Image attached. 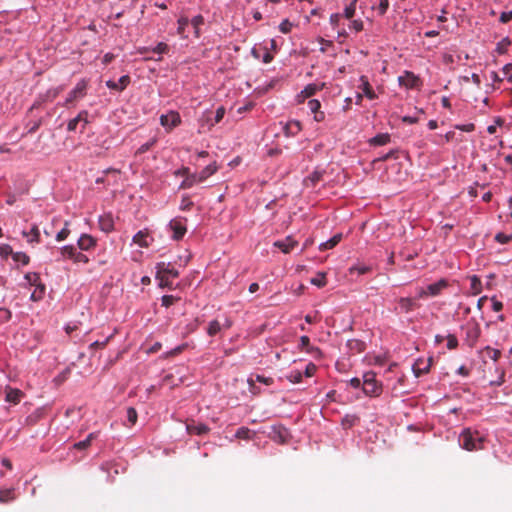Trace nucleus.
I'll return each mask as SVG.
<instances>
[{
	"label": "nucleus",
	"instance_id": "nucleus-45",
	"mask_svg": "<svg viewBox=\"0 0 512 512\" xmlns=\"http://www.w3.org/2000/svg\"><path fill=\"white\" fill-rule=\"evenodd\" d=\"M316 91H317V86L315 84H309L308 86H306L304 88V90L302 91V94L304 95V97H311L312 95L315 94Z\"/></svg>",
	"mask_w": 512,
	"mask_h": 512
},
{
	"label": "nucleus",
	"instance_id": "nucleus-6",
	"mask_svg": "<svg viewBox=\"0 0 512 512\" xmlns=\"http://www.w3.org/2000/svg\"><path fill=\"white\" fill-rule=\"evenodd\" d=\"M217 170V167L215 164H210L206 166L199 174L192 175L190 178H187L185 180V184L188 186L193 185L194 183H200L207 179L209 176L214 174Z\"/></svg>",
	"mask_w": 512,
	"mask_h": 512
},
{
	"label": "nucleus",
	"instance_id": "nucleus-46",
	"mask_svg": "<svg viewBox=\"0 0 512 512\" xmlns=\"http://www.w3.org/2000/svg\"><path fill=\"white\" fill-rule=\"evenodd\" d=\"M356 419L355 416L347 415L342 419V425L344 428H351L355 424Z\"/></svg>",
	"mask_w": 512,
	"mask_h": 512
},
{
	"label": "nucleus",
	"instance_id": "nucleus-52",
	"mask_svg": "<svg viewBox=\"0 0 512 512\" xmlns=\"http://www.w3.org/2000/svg\"><path fill=\"white\" fill-rule=\"evenodd\" d=\"M114 334H111L110 336H108L104 341L100 342V341H95L93 342L91 345H90V348L91 349H96V348H104L105 345L108 343V341L113 337Z\"/></svg>",
	"mask_w": 512,
	"mask_h": 512
},
{
	"label": "nucleus",
	"instance_id": "nucleus-62",
	"mask_svg": "<svg viewBox=\"0 0 512 512\" xmlns=\"http://www.w3.org/2000/svg\"><path fill=\"white\" fill-rule=\"evenodd\" d=\"M491 302H492V308L494 311H500L503 307L502 303L498 300H496L494 297L491 298Z\"/></svg>",
	"mask_w": 512,
	"mask_h": 512
},
{
	"label": "nucleus",
	"instance_id": "nucleus-10",
	"mask_svg": "<svg viewBox=\"0 0 512 512\" xmlns=\"http://www.w3.org/2000/svg\"><path fill=\"white\" fill-rule=\"evenodd\" d=\"M153 242V238L149 235L148 230H141L137 232L133 237V243L137 244L141 248H148Z\"/></svg>",
	"mask_w": 512,
	"mask_h": 512
},
{
	"label": "nucleus",
	"instance_id": "nucleus-44",
	"mask_svg": "<svg viewBox=\"0 0 512 512\" xmlns=\"http://www.w3.org/2000/svg\"><path fill=\"white\" fill-rule=\"evenodd\" d=\"M137 411L133 407H129L127 409V419L131 425H134L137 422Z\"/></svg>",
	"mask_w": 512,
	"mask_h": 512
},
{
	"label": "nucleus",
	"instance_id": "nucleus-16",
	"mask_svg": "<svg viewBox=\"0 0 512 512\" xmlns=\"http://www.w3.org/2000/svg\"><path fill=\"white\" fill-rule=\"evenodd\" d=\"M308 107L310 111L314 114V119L317 122L324 120V112L320 111L321 104L318 100L312 99L308 101Z\"/></svg>",
	"mask_w": 512,
	"mask_h": 512
},
{
	"label": "nucleus",
	"instance_id": "nucleus-39",
	"mask_svg": "<svg viewBox=\"0 0 512 512\" xmlns=\"http://www.w3.org/2000/svg\"><path fill=\"white\" fill-rule=\"evenodd\" d=\"M68 226H69V222L66 221L65 224H64V228L61 231H59L57 233V235H56V240L57 241H63V240H65L68 237V235L70 233V230L68 229Z\"/></svg>",
	"mask_w": 512,
	"mask_h": 512
},
{
	"label": "nucleus",
	"instance_id": "nucleus-35",
	"mask_svg": "<svg viewBox=\"0 0 512 512\" xmlns=\"http://www.w3.org/2000/svg\"><path fill=\"white\" fill-rule=\"evenodd\" d=\"M12 258L15 262L22 263L23 265H26L29 262V256L23 252L13 253Z\"/></svg>",
	"mask_w": 512,
	"mask_h": 512
},
{
	"label": "nucleus",
	"instance_id": "nucleus-60",
	"mask_svg": "<svg viewBox=\"0 0 512 512\" xmlns=\"http://www.w3.org/2000/svg\"><path fill=\"white\" fill-rule=\"evenodd\" d=\"M512 19V11L502 12L500 15V21L502 23H507Z\"/></svg>",
	"mask_w": 512,
	"mask_h": 512
},
{
	"label": "nucleus",
	"instance_id": "nucleus-56",
	"mask_svg": "<svg viewBox=\"0 0 512 512\" xmlns=\"http://www.w3.org/2000/svg\"><path fill=\"white\" fill-rule=\"evenodd\" d=\"M316 366L313 364V363H309L306 368H305V371H304V374L307 376V377H311L315 374L316 372Z\"/></svg>",
	"mask_w": 512,
	"mask_h": 512
},
{
	"label": "nucleus",
	"instance_id": "nucleus-55",
	"mask_svg": "<svg viewBox=\"0 0 512 512\" xmlns=\"http://www.w3.org/2000/svg\"><path fill=\"white\" fill-rule=\"evenodd\" d=\"M153 51L155 53H158V54H162V53H166L168 51V45L163 43V42H160L157 44V46L153 49Z\"/></svg>",
	"mask_w": 512,
	"mask_h": 512
},
{
	"label": "nucleus",
	"instance_id": "nucleus-48",
	"mask_svg": "<svg viewBox=\"0 0 512 512\" xmlns=\"http://www.w3.org/2000/svg\"><path fill=\"white\" fill-rule=\"evenodd\" d=\"M156 143V139H152L151 141L141 145L136 154H142V153H145L146 151H148L154 144Z\"/></svg>",
	"mask_w": 512,
	"mask_h": 512
},
{
	"label": "nucleus",
	"instance_id": "nucleus-50",
	"mask_svg": "<svg viewBox=\"0 0 512 512\" xmlns=\"http://www.w3.org/2000/svg\"><path fill=\"white\" fill-rule=\"evenodd\" d=\"M13 250L10 245L8 244H1L0 245V255L3 257H7L8 255H12Z\"/></svg>",
	"mask_w": 512,
	"mask_h": 512
},
{
	"label": "nucleus",
	"instance_id": "nucleus-53",
	"mask_svg": "<svg viewBox=\"0 0 512 512\" xmlns=\"http://www.w3.org/2000/svg\"><path fill=\"white\" fill-rule=\"evenodd\" d=\"M495 239H496V241H498L499 243L505 244V243H507L509 240H512V234H511V235H506V234H504V233H498V234L495 236Z\"/></svg>",
	"mask_w": 512,
	"mask_h": 512
},
{
	"label": "nucleus",
	"instance_id": "nucleus-64",
	"mask_svg": "<svg viewBox=\"0 0 512 512\" xmlns=\"http://www.w3.org/2000/svg\"><path fill=\"white\" fill-rule=\"evenodd\" d=\"M0 317L3 320H9L11 317V313L9 310L6 309H0Z\"/></svg>",
	"mask_w": 512,
	"mask_h": 512
},
{
	"label": "nucleus",
	"instance_id": "nucleus-41",
	"mask_svg": "<svg viewBox=\"0 0 512 512\" xmlns=\"http://www.w3.org/2000/svg\"><path fill=\"white\" fill-rule=\"evenodd\" d=\"M76 250L73 246H64L61 248V254L64 257L73 259L75 256Z\"/></svg>",
	"mask_w": 512,
	"mask_h": 512
},
{
	"label": "nucleus",
	"instance_id": "nucleus-8",
	"mask_svg": "<svg viewBox=\"0 0 512 512\" xmlns=\"http://www.w3.org/2000/svg\"><path fill=\"white\" fill-rule=\"evenodd\" d=\"M398 82L401 86H405L408 89L418 88L421 84V80L414 73L405 71V74L399 76Z\"/></svg>",
	"mask_w": 512,
	"mask_h": 512
},
{
	"label": "nucleus",
	"instance_id": "nucleus-57",
	"mask_svg": "<svg viewBox=\"0 0 512 512\" xmlns=\"http://www.w3.org/2000/svg\"><path fill=\"white\" fill-rule=\"evenodd\" d=\"M188 19L187 18H180L178 20V33L179 34H183V31L185 29V27L188 25Z\"/></svg>",
	"mask_w": 512,
	"mask_h": 512
},
{
	"label": "nucleus",
	"instance_id": "nucleus-11",
	"mask_svg": "<svg viewBox=\"0 0 512 512\" xmlns=\"http://www.w3.org/2000/svg\"><path fill=\"white\" fill-rule=\"evenodd\" d=\"M186 430L190 435H205L210 431V428L203 423L192 420L186 424Z\"/></svg>",
	"mask_w": 512,
	"mask_h": 512
},
{
	"label": "nucleus",
	"instance_id": "nucleus-32",
	"mask_svg": "<svg viewBox=\"0 0 512 512\" xmlns=\"http://www.w3.org/2000/svg\"><path fill=\"white\" fill-rule=\"evenodd\" d=\"M30 234L32 235L31 239L28 240L29 243H33V242H36L38 243L39 242V238H40V232H39V229L37 227V225H34L30 231ZM22 235L24 237H28L29 233L23 231L22 232Z\"/></svg>",
	"mask_w": 512,
	"mask_h": 512
},
{
	"label": "nucleus",
	"instance_id": "nucleus-22",
	"mask_svg": "<svg viewBox=\"0 0 512 512\" xmlns=\"http://www.w3.org/2000/svg\"><path fill=\"white\" fill-rule=\"evenodd\" d=\"M347 347L353 353H361L365 350L366 344L358 339H350L347 341Z\"/></svg>",
	"mask_w": 512,
	"mask_h": 512
},
{
	"label": "nucleus",
	"instance_id": "nucleus-2",
	"mask_svg": "<svg viewBox=\"0 0 512 512\" xmlns=\"http://www.w3.org/2000/svg\"><path fill=\"white\" fill-rule=\"evenodd\" d=\"M440 290H421L414 297H402L397 302L396 310H400V312L408 313L415 309H417L420 305L418 301L420 299L426 298L428 296H436Z\"/></svg>",
	"mask_w": 512,
	"mask_h": 512
},
{
	"label": "nucleus",
	"instance_id": "nucleus-49",
	"mask_svg": "<svg viewBox=\"0 0 512 512\" xmlns=\"http://www.w3.org/2000/svg\"><path fill=\"white\" fill-rule=\"evenodd\" d=\"M45 290H33L30 299L34 302L40 301L44 297Z\"/></svg>",
	"mask_w": 512,
	"mask_h": 512
},
{
	"label": "nucleus",
	"instance_id": "nucleus-61",
	"mask_svg": "<svg viewBox=\"0 0 512 512\" xmlns=\"http://www.w3.org/2000/svg\"><path fill=\"white\" fill-rule=\"evenodd\" d=\"M73 259H74L75 262H84V263H86L88 261L87 256L82 254V253H80V252H78V253L76 252Z\"/></svg>",
	"mask_w": 512,
	"mask_h": 512
},
{
	"label": "nucleus",
	"instance_id": "nucleus-47",
	"mask_svg": "<svg viewBox=\"0 0 512 512\" xmlns=\"http://www.w3.org/2000/svg\"><path fill=\"white\" fill-rule=\"evenodd\" d=\"M458 346V340L455 335H448L447 336V347L448 349L452 350L455 349Z\"/></svg>",
	"mask_w": 512,
	"mask_h": 512
},
{
	"label": "nucleus",
	"instance_id": "nucleus-15",
	"mask_svg": "<svg viewBox=\"0 0 512 512\" xmlns=\"http://www.w3.org/2000/svg\"><path fill=\"white\" fill-rule=\"evenodd\" d=\"M130 83V77L128 75H124L120 77L118 82H115L113 80H108L106 82V86L113 90L122 91L126 88V86Z\"/></svg>",
	"mask_w": 512,
	"mask_h": 512
},
{
	"label": "nucleus",
	"instance_id": "nucleus-40",
	"mask_svg": "<svg viewBox=\"0 0 512 512\" xmlns=\"http://www.w3.org/2000/svg\"><path fill=\"white\" fill-rule=\"evenodd\" d=\"M302 372L298 370L291 371L287 376L288 380L292 383H299L302 380Z\"/></svg>",
	"mask_w": 512,
	"mask_h": 512
},
{
	"label": "nucleus",
	"instance_id": "nucleus-54",
	"mask_svg": "<svg viewBox=\"0 0 512 512\" xmlns=\"http://www.w3.org/2000/svg\"><path fill=\"white\" fill-rule=\"evenodd\" d=\"M449 285L450 284L447 282L446 279H440L438 282L428 285L427 288H429V289H432V288H444V287L449 286Z\"/></svg>",
	"mask_w": 512,
	"mask_h": 512
},
{
	"label": "nucleus",
	"instance_id": "nucleus-1",
	"mask_svg": "<svg viewBox=\"0 0 512 512\" xmlns=\"http://www.w3.org/2000/svg\"><path fill=\"white\" fill-rule=\"evenodd\" d=\"M460 446L467 451H476L483 449L484 438L478 431H472L470 428L464 429L459 436Z\"/></svg>",
	"mask_w": 512,
	"mask_h": 512
},
{
	"label": "nucleus",
	"instance_id": "nucleus-19",
	"mask_svg": "<svg viewBox=\"0 0 512 512\" xmlns=\"http://www.w3.org/2000/svg\"><path fill=\"white\" fill-rule=\"evenodd\" d=\"M99 227L102 231L108 233L114 229V221L111 215H103L99 218Z\"/></svg>",
	"mask_w": 512,
	"mask_h": 512
},
{
	"label": "nucleus",
	"instance_id": "nucleus-42",
	"mask_svg": "<svg viewBox=\"0 0 512 512\" xmlns=\"http://www.w3.org/2000/svg\"><path fill=\"white\" fill-rule=\"evenodd\" d=\"M355 10H356V0L351 2L350 5L345 8L344 16L347 19H351L355 14Z\"/></svg>",
	"mask_w": 512,
	"mask_h": 512
},
{
	"label": "nucleus",
	"instance_id": "nucleus-31",
	"mask_svg": "<svg viewBox=\"0 0 512 512\" xmlns=\"http://www.w3.org/2000/svg\"><path fill=\"white\" fill-rule=\"evenodd\" d=\"M222 328V325L217 320H213L209 323L207 328V334L209 336H215Z\"/></svg>",
	"mask_w": 512,
	"mask_h": 512
},
{
	"label": "nucleus",
	"instance_id": "nucleus-27",
	"mask_svg": "<svg viewBox=\"0 0 512 512\" xmlns=\"http://www.w3.org/2000/svg\"><path fill=\"white\" fill-rule=\"evenodd\" d=\"M30 286H35V288H45V285L41 283L40 276L37 273H28L25 276Z\"/></svg>",
	"mask_w": 512,
	"mask_h": 512
},
{
	"label": "nucleus",
	"instance_id": "nucleus-59",
	"mask_svg": "<svg viewBox=\"0 0 512 512\" xmlns=\"http://www.w3.org/2000/svg\"><path fill=\"white\" fill-rule=\"evenodd\" d=\"M503 72L509 82H512V65H506L503 68Z\"/></svg>",
	"mask_w": 512,
	"mask_h": 512
},
{
	"label": "nucleus",
	"instance_id": "nucleus-13",
	"mask_svg": "<svg viewBox=\"0 0 512 512\" xmlns=\"http://www.w3.org/2000/svg\"><path fill=\"white\" fill-rule=\"evenodd\" d=\"M5 392H6L5 400L14 405L18 404L24 396V393L21 390L16 389V388L7 387Z\"/></svg>",
	"mask_w": 512,
	"mask_h": 512
},
{
	"label": "nucleus",
	"instance_id": "nucleus-26",
	"mask_svg": "<svg viewBox=\"0 0 512 512\" xmlns=\"http://www.w3.org/2000/svg\"><path fill=\"white\" fill-rule=\"evenodd\" d=\"M95 245V240L88 234H83L78 240V246L81 250H88Z\"/></svg>",
	"mask_w": 512,
	"mask_h": 512
},
{
	"label": "nucleus",
	"instance_id": "nucleus-12",
	"mask_svg": "<svg viewBox=\"0 0 512 512\" xmlns=\"http://www.w3.org/2000/svg\"><path fill=\"white\" fill-rule=\"evenodd\" d=\"M431 366V358L428 360L417 359L412 366V370L416 377H420L421 375L428 373Z\"/></svg>",
	"mask_w": 512,
	"mask_h": 512
},
{
	"label": "nucleus",
	"instance_id": "nucleus-14",
	"mask_svg": "<svg viewBox=\"0 0 512 512\" xmlns=\"http://www.w3.org/2000/svg\"><path fill=\"white\" fill-rule=\"evenodd\" d=\"M224 115H225V108L223 106L218 107V109L216 110L214 119L212 120L210 118V114H207L206 118H205V123L203 122L201 124V127H204V125L207 124L208 129H211L215 124L219 123L223 119Z\"/></svg>",
	"mask_w": 512,
	"mask_h": 512
},
{
	"label": "nucleus",
	"instance_id": "nucleus-43",
	"mask_svg": "<svg viewBox=\"0 0 512 512\" xmlns=\"http://www.w3.org/2000/svg\"><path fill=\"white\" fill-rule=\"evenodd\" d=\"M370 269L371 268L366 265L354 266V267L350 268V273L351 274L357 273L358 275H362V274H365L368 271H370Z\"/></svg>",
	"mask_w": 512,
	"mask_h": 512
},
{
	"label": "nucleus",
	"instance_id": "nucleus-23",
	"mask_svg": "<svg viewBox=\"0 0 512 512\" xmlns=\"http://www.w3.org/2000/svg\"><path fill=\"white\" fill-rule=\"evenodd\" d=\"M302 129L301 127V123L297 120H293V121H290L288 122L285 126H284V132L286 134V136H292V135H295L297 134L300 130Z\"/></svg>",
	"mask_w": 512,
	"mask_h": 512
},
{
	"label": "nucleus",
	"instance_id": "nucleus-38",
	"mask_svg": "<svg viewBox=\"0 0 512 512\" xmlns=\"http://www.w3.org/2000/svg\"><path fill=\"white\" fill-rule=\"evenodd\" d=\"M510 44V40L508 38H504L497 44L496 51L499 54H503L507 51V48Z\"/></svg>",
	"mask_w": 512,
	"mask_h": 512
},
{
	"label": "nucleus",
	"instance_id": "nucleus-24",
	"mask_svg": "<svg viewBox=\"0 0 512 512\" xmlns=\"http://www.w3.org/2000/svg\"><path fill=\"white\" fill-rule=\"evenodd\" d=\"M466 334H467L466 341H467L468 346L473 347L475 345V343L477 342L479 335H480L479 328L473 326L467 330Z\"/></svg>",
	"mask_w": 512,
	"mask_h": 512
},
{
	"label": "nucleus",
	"instance_id": "nucleus-3",
	"mask_svg": "<svg viewBox=\"0 0 512 512\" xmlns=\"http://www.w3.org/2000/svg\"><path fill=\"white\" fill-rule=\"evenodd\" d=\"M178 277V271L170 264L164 262L156 266V279L159 281V288L171 287L172 279Z\"/></svg>",
	"mask_w": 512,
	"mask_h": 512
},
{
	"label": "nucleus",
	"instance_id": "nucleus-58",
	"mask_svg": "<svg viewBox=\"0 0 512 512\" xmlns=\"http://www.w3.org/2000/svg\"><path fill=\"white\" fill-rule=\"evenodd\" d=\"M389 6L388 0H380L378 11L380 14H384Z\"/></svg>",
	"mask_w": 512,
	"mask_h": 512
},
{
	"label": "nucleus",
	"instance_id": "nucleus-29",
	"mask_svg": "<svg viewBox=\"0 0 512 512\" xmlns=\"http://www.w3.org/2000/svg\"><path fill=\"white\" fill-rule=\"evenodd\" d=\"M15 498L13 489L0 490V502L7 503Z\"/></svg>",
	"mask_w": 512,
	"mask_h": 512
},
{
	"label": "nucleus",
	"instance_id": "nucleus-28",
	"mask_svg": "<svg viewBox=\"0 0 512 512\" xmlns=\"http://www.w3.org/2000/svg\"><path fill=\"white\" fill-rule=\"evenodd\" d=\"M360 81H361L362 90H363L364 94L366 95V97H368L369 99H374L376 97V94L372 90L367 78L365 76H362L360 78Z\"/></svg>",
	"mask_w": 512,
	"mask_h": 512
},
{
	"label": "nucleus",
	"instance_id": "nucleus-5",
	"mask_svg": "<svg viewBox=\"0 0 512 512\" xmlns=\"http://www.w3.org/2000/svg\"><path fill=\"white\" fill-rule=\"evenodd\" d=\"M185 218H175L169 222V229L173 232L172 238L176 241L182 239L187 231Z\"/></svg>",
	"mask_w": 512,
	"mask_h": 512
},
{
	"label": "nucleus",
	"instance_id": "nucleus-20",
	"mask_svg": "<svg viewBox=\"0 0 512 512\" xmlns=\"http://www.w3.org/2000/svg\"><path fill=\"white\" fill-rule=\"evenodd\" d=\"M86 89V82L84 80H82L81 82H79L76 87L70 92L68 98H67V102H71L73 100H75L76 98L78 97H81L84 95V90Z\"/></svg>",
	"mask_w": 512,
	"mask_h": 512
},
{
	"label": "nucleus",
	"instance_id": "nucleus-37",
	"mask_svg": "<svg viewBox=\"0 0 512 512\" xmlns=\"http://www.w3.org/2000/svg\"><path fill=\"white\" fill-rule=\"evenodd\" d=\"M161 300H162V305L164 307L168 308L171 305H173L175 302L179 301L180 298L173 296V295H164Z\"/></svg>",
	"mask_w": 512,
	"mask_h": 512
},
{
	"label": "nucleus",
	"instance_id": "nucleus-36",
	"mask_svg": "<svg viewBox=\"0 0 512 512\" xmlns=\"http://www.w3.org/2000/svg\"><path fill=\"white\" fill-rule=\"evenodd\" d=\"M485 353H486L487 357H489L493 361H497L499 359V357L501 356L500 350L491 348L489 346H487L485 348Z\"/></svg>",
	"mask_w": 512,
	"mask_h": 512
},
{
	"label": "nucleus",
	"instance_id": "nucleus-17",
	"mask_svg": "<svg viewBox=\"0 0 512 512\" xmlns=\"http://www.w3.org/2000/svg\"><path fill=\"white\" fill-rule=\"evenodd\" d=\"M256 381L260 383H264L265 385H271L273 383V379L271 377H264L257 375ZM248 384L250 386V392L253 394L259 393L258 388L255 386V380L251 377L248 379Z\"/></svg>",
	"mask_w": 512,
	"mask_h": 512
},
{
	"label": "nucleus",
	"instance_id": "nucleus-51",
	"mask_svg": "<svg viewBox=\"0 0 512 512\" xmlns=\"http://www.w3.org/2000/svg\"><path fill=\"white\" fill-rule=\"evenodd\" d=\"M292 28V23L289 20L285 19L281 22L279 29L282 33H289Z\"/></svg>",
	"mask_w": 512,
	"mask_h": 512
},
{
	"label": "nucleus",
	"instance_id": "nucleus-63",
	"mask_svg": "<svg viewBox=\"0 0 512 512\" xmlns=\"http://www.w3.org/2000/svg\"><path fill=\"white\" fill-rule=\"evenodd\" d=\"M352 27L357 32L361 31L363 29V22L361 20H354V21H352Z\"/></svg>",
	"mask_w": 512,
	"mask_h": 512
},
{
	"label": "nucleus",
	"instance_id": "nucleus-18",
	"mask_svg": "<svg viewBox=\"0 0 512 512\" xmlns=\"http://www.w3.org/2000/svg\"><path fill=\"white\" fill-rule=\"evenodd\" d=\"M297 244V241L293 240L291 237H287L285 240L276 241L274 246L281 249L284 253H289Z\"/></svg>",
	"mask_w": 512,
	"mask_h": 512
},
{
	"label": "nucleus",
	"instance_id": "nucleus-9",
	"mask_svg": "<svg viewBox=\"0 0 512 512\" xmlns=\"http://www.w3.org/2000/svg\"><path fill=\"white\" fill-rule=\"evenodd\" d=\"M88 112L81 111L75 118L71 119L68 122L67 130L68 131H76L78 126L81 125V131L85 129L86 124L88 123Z\"/></svg>",
	"mask_w": 512,
	"mask_h": 512
},
{
	"label": "nucleus",
	"instance_id": "nucleus-30",
	"mask_svg": "<svg viewBox=\"0 0 512 512\" xmlns=\"http://www.w3.org/2000/svg\"><path fill=\"white\" fill-rule=\"evenodd\" d=\"M390 141V135L389 134H378L375 137L371 139V144L374 145H385Z\"/></svg>",
	"mask_w": 512,
	"mask_h": 512
},
{
	"label": "nucleus",
	"instance_id": "nucleus-21",
	"mask_svg": "<svg viewBox=\"0 0 512 512\" xmlns=\"http://www.w3.org/2000/svg\"><path fill=\"white\" fill-rule=\"evenodd\" d=\"M342 238H343L342 233H337L332 238H330L329 240L321 243L319 245V249L321 251L332 249L342 240Z\"/></svg>",
	"mask_w": 512,
	"mask_h": 512
},
{
	"label": "nucleus",
	"instance_id": "nucleus-7",
	"mask_svg": "<svg viewBox=\"0 0 512 512\" xmlns=\"http://www.w3.org/2000/svg\"><path fill=\"white\" fill-rule=\"evenodd\" d=\"M181 122V118L178 112L170 111L167 114H163L160 117V123L163 127H165L168 131H171L173 128L178 126Z\"/></svg>",
	"mask_w": 512,
	"mask_h": 512
},
{
	"label": "nucleus",
	"instance_id": "nucleus-4",
	"mask_svg": "<svg viewBox=\"0 0 512 512\" xmlns=\"http://www.w3.org/2000/svg\"><path fill=\"white\" fill-rule=\"evenodd\" d=\"M362 389L365 395L370 397H377L382 392V385L376 380L374 372H367L363 376Z\"/></svg>",
	"mask_w": 512,
	"mask_h": 512
},
{
	"label": "nucleus",
	"instance_id": "nucleus-34",
	"mask_svg": "<svg viewBox=\"0 0 512 512\" xmlns=\"http://www.w3.org/2000/svg\"><path fill=\"white\" fill-rule=\"evenodd\" d=\"M255 433L246 427H241L236 432V437L239 439H251Z\"/></svg>",
	"mask_w": 512,
	"mask_h": 512
},
{
	"label": "nucleus",
	"instance_id": "nucleus-25",
	"mask_svg": "<svg viewBox=\"0 0 512 512\" xmlns=\"http://www.w3.org/2000/svg\"><path fill=\"white\" fill-rule=\"evenodd\" d=\"M97 436H98V433H96V432H92V433H90V434L87 436V438H86L85 440H83V441H79V442L75 443V444L73 445V447H74L75 449H78V450H85V449H87L88 447H90V446H91L92 441H93L94 439H96V438H97Z\"/></svg>",
	"mask_w": 512,
	"mask_h": 512
},
{
	"label": "nucleus",
	"instance_id": "nucleus-33",
	"mask_svg": "<svg viewBox=\"0 0 512 512\" xmlns=\"http://www.w3.org/2000/svg\"><path fill=\"white\" fill-rule=\"evenodd\" d=\"M310 284L314 285V286H318V287L326 285L325 273H322V272L317 273L315 277H312L310 279Z\"/></svg>",
	"mask_w": 512,
	"mask_h": 512
}]
</instances>
